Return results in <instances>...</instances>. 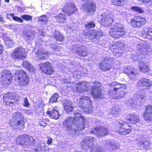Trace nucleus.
<instances>
[{"mask_svg":"<svg viewBox=\"0 0 152 152\" xmlns=\"http://www.w3.org/2000/svg\"><path fill=\"white\" fill-rule=\"evenodd\" d=\"M4 51V46L0 43V55L2 54Z\"/></svg>","mask_w":152,"mask_h":152,"instance_id":"47","label":"nucleus"},{"mask_svg":"<svg viewBox=\"0 0 152 152\" xmlns=\"http://www.w3.org/2000/svg\"><path fill=\"white\" fill-rule=\"evenodd\" d=\"M116 132L121 135H126L132 130V126L128 122L124 121L117 123L115 127Z\"/></svg>","mask_w":152,"mask_h":152,"instance_id":"7","label":"nucleus"},{"mask_svg":"<svg viewBox=\"0 0 152 152\" xmlns=\"http://www.w3.org/2000/svg\"><path fill=\"white\" fill-rule=\"evenodd\" d=\"M125 73L130 79L134 80L137 77V75L138 74L137 70V69L131 68V69L126 71Z\"/></svg>","mask_w":152,"mask_h":152,"instance_id":"27","label":"nucleus"},{"mask_svg":"<svg viewBox=\"0 0 152 152\" xmlns=\"http://www.w3.org/2000/svg\"><path fill=\"white\" fill-rule=\"evenodd\" d=\"M49 120L48 118H41L39 119V125L43 127L47 125V122H49Z\"/></svg>","mask_w":152,"mask_h":152,"instance_id":"38","label":"nucleus"},{"mask_svg":"<svg viewBox=\"0 0 152 152\" xmlns=\"http://www.w3.org/2000/svg\"><path fill=\"white\" fill-rule=\"evenodd\" d=\"M109 33L112 37L118 39L125 34L126 30L122 24L118 23L115 24L113 28H110Z\"/></svg>","mask_w":152,"mask_h":152,"instance_id":"4","label":"nucleus"},{"mask_svg":"<svg viewBox=\"0 0 152 152\" xmlns=\"http://www.w3.org/2000/svg\"><path fill=\"white\" fill-rule=\"evenodd\" d=\"M132 10L137 12L139 14H142L144 12V11L141 7H139L133 6L131 8Z\"/></svg>","mask_w":152,"mask_h":152,"instance_id":"39","label":"nucleus"},{"mask_svg":"<svg viewBox=\"0 0 152 152\" xmlns=\"http://www.w3.org/2000/svg\"><path fill=\"white\" fill-rule=\"evenodd\" d=\"M76 53L80 57H85L88 56V52L85 48L82 46L77 47Z\"/></svg>","mask_w":152,"mask_h":152,"instance_id":"28","label":"nucleus"},{"mask_svg":"<svg viewBox=\"0 0 152 152\" xmlns=\"http://www.w3.org/2000/svg\"><path fill=\"white\" fill-rule=\"evenodd\" d=\"M139 2L142 3L143 4H145L152 1V0H137Z\"/></svg>","mask_w":152,"mask_h":152,"instance_id":"45","label":"nucleus"},{"mask_svg":"<svg viewBox=\"0 0 152 152\" xmlns=\"http://www.w3.org/2000/svg\"><path fill=\"white\" fill-rule=\"evenodd\" d=\"M62 11L68 16H70L75 14L77 12L78 10L74 3L66 2L65 3L64 7L62 8Z\"/></svg>","mask_w":152,"mask_h":152,"instance_id":"15","label":"nucleus"},{"mask_svg":"<svg viewBox=\"0 0 152 152\" xmlns=\"http://www.w3.org/2000/svg\"><path fill=\"white\" fill-rule=\"evenodd\" d=\"M92 103L90 97L82 95L79 98V105L80 107L87 108L88 112H91L93 108Z\"/></svg>","mask_w":152,"mask_h":152,"instance_id":"12","label":"nucleus"},{"mask_svg":"<svg viewBox=\"0 0 152 152\" xmlns=\"http://www.w3.org/2000/svg\"><path fill=\"white\" fill-rule=\"evenodd\" d=\"M21 17L24 20L26 21H31L32 20V17L29 15L25 14L21 16Z\"/></svg>","mask_w":152,"mask_h":152,"instance_id":"43","label":"nucleus"},{"mask_svg":"<svg viewBox=\"0 0 152 152\" xmlns=\"http://www.w3.org/2000/svg\"><path fill=\"white\" fill-rule=\"evenodd\" d=\"M95 26V24L93 21H91L85 25V27L86 28H93Z\"/></svg>","mask_w":152,"mask_h":152,"instance_id":"42","label":"nucleus"},{"mask_svg":"<svg viewBox=\"0 0 152 152\" xmlns=\"http://www.w3.org/2000/svg\"><path fill=\"white\" fill-rule=\"evenodd\" d=\"M96 150V152H103L102 151H104V150H103L100 147H99L98 148H97Z\"/></svg>","mask_w":152,"mask_h":152,"instance_id":"49","label":"nucleus"},{"mask_svg":"<svg viewBox=\"0 0 152 152\" xmlns=\"http://www.w3.org/2000/svg\"><path fill=\"white\" fill-rule=\"evenodd\" d=\"M66 15L61 13L58 14L55 17L56 21L59 23L61 24L65 22L66 19Z\"/></svg>","mask_w":152,"mask_h":152,"instance_id":"31","label":"nucleus"},{"mask_svg":"<svg viewBox=\"0 0 152 152\" xmlns=\"http://www.w3.org/2000/svg\"><path fill=\"white\" fill-rule=\"evenodd\" d=\"M141 36L144 39L152 40V27H144Z\"/></svg>","mask_w":152,"mask_h":152,"instance_id":"24","label":"nucleus"},{"mask_svg":"<svg viewBox=\"0 0 152 152\" xmlns=\"http://www.w3.org/2000/svg\"><path fill=\"white\" fill-rule=\"evenodd\" d=\"M54 38L56 41L60 42H63L64 39L63 34L60 32L55 34Z\"/></svg>","mask_w":152,"mask_h":152,"instance_id":"37","label":"nucleus"},{"mask_svg":"<svg viewBox=\"0 0 152 152\" xmlns=\"http://www.w3.org/2000/svg\"><path fill=\"white\" fill-rule=\"evenodd\" d=\"M6 18L7 19H10L12 17V20L14 21L19 22L20 23H23V19L20 17L15 16L14 14L12 13H8L6 15Z\"/></svg>","mask_w":152,"mask_h":152,"instance_id":"35","label":"nucleus"},{"mask_svg":"<svg viewBox=\"0 0 152 152\" xmlns=\"http://www.w3.org/2000/svg\"><path fill=\"white\" fill-rule=\"evenodd\" d=\"M3 21V18L2 17L1 15L0 14V21L2 22Z\"/></svg>","mask_w":152,"mask_h":152,"instance_id":"51","label":"nucleus"},{"mask_svg":"<svg viewBox=\"0 0 152 152\" xmlns=\"http://www.w3.org/2000/svg\"><path fill=\"white\" fill-rule=\"evenodd\" d=\"M24 101V103L23 104V106L26 107H29L30 104L27 98L26 97L25 98Z\"/></svg>","mask_w":152,"mask_h":152,"instance_id":"44","label":"nucleus"},{"mask_svg":"<svg viewBox=\"0 0 152 152\" xmlns=\"http://www.w3.org/2000/svg\"><path fill=\"white\" fill-rule=\"evenodd\" d=\"M146 23V19L140 15L135 16L130 20V25L134 28H140L145 26Z\"/></svg>","mask_w":152,"mask_h":152,"instance_id":"9","label":"nucleus"},{"mask_svg":"<svg viewBox=\"0 0 152 152\" xmlns=\"http://www.w3.org/2000/svg\"><path fill=\"white\" fill-rule=\"evenodd\" d=\"M43 150H44L45 151V150L44 149Z\"/></svg>","mask_w":152,"mask_h":152,"instance_id":"56","label":"nucleus"},{"mask_svg":"<svg viewBox=\"0 0 152 152\" xmlns=\"http://www.w3.org/2000/svg\"><path fill=\"white\" fill-rule=\"evenodd\" d=\"M124 47V44L122 42L115 41L111 45L110 49L115 55L120 56L122 54Z\"/></svg>","mask_w":152,"mask_h":152,"instance_id":"13","label":"nucleus"},{"mask_svg":"<svg viewBox=\"0 0 152 152\" xmlns=\"http://www.w3.org/2000/svg\"><path fill=\"white\" fill-rule=\"evenodd\" d=\"M94 129L96 131V135L99 137L107 135L109 132L108 128L104 126L96 127Z\"/></svg>","mask_w":152,"mask_h":152,"instance_id":"22","label":"nucleus"},{"mask_svg":"<svg viewBox=\"0 0 152 152\" xmlns=\"http://www.w3.org/2000/svg\"><path fill=\"white\" fill-rule=\"evenodd\" d=\"M138 68L140 72L143 73L148 72L149 69L147 65L144 63L140 62L138 66Z\"/></svg>","mask_w":152,"mask_h":152,"instance_id":"34","label":"nucleus"},{"mask_svg":"<svg viewBox=\"0 0 152 152\" xmlns=\"http://www.w3.org/2000/svg\"><path fill=\"white\" fill-rule=\"evenodd\" d=\"M35 152H37L39 151V150L37 149H34Z\"/></svg>","mask_w":152,"mask_h":152,"instance_id":"53","label":"nucleus"},{"mask_svg":"<svg viewBox=\"0 0 152 152\" xmlns=\"http://www.w3.org/2000/svg\"><path fill=\"white\" fill-rule=\"evenodd\" d=\"M127 120L134 124H140V119L138 115L134 113L129 114L126 116Z\"/></svg>","mask_w":152,"mask_h":152,"instance_id":"25","label":"nucleus"},{"mask_svg":"<svg viewBox=\"0 0 152 152\" xmlns=\"http://www.w3.org/2000/svg\"><path fill=\"white\" fill-rule=\"evenodd\" d=\"M16 97V95L14 92L7 93L3 96V103L7 106H10L11 104H13L14 102L11 101V100H14Z\"/></svg>","mask_w":152,"mask_h":152,"instance_id":"20","label":"nucleus"},{"mask_svg":"<svg viewBox=\"0 0 152 152\" xmlns=\"http://www.w3.org/2000/svg\"><path fill=\"white\" fill-rule=\"evenodd\" d=\"M136 141V145L140 150L147 151L150 149L151 142L148 137H140Z\"/></svg>","mask_w":152,"mask_h":152,"instance_id":"10","label":"nucleus"},{"mask_svg":"<svg viewBox=\"0 0 152 152\" xmlns=\"http://www.w3.org/2000/svg\"><path fill=\"white\" fill-rule=\"evenodd\" d=\"M110 87L113 89L109 90L108 94L115 99H121L125 96L126 92L125 90L127 89L125 84L114 81L110 84Z\"/></svg>","mask_w":152,"mask_h":152,"instance_id":"2","label":"nucleus"},{"mask_svg":"<svg viewBox=\"0 0 152 152\" xmlns=\"http://www.w3.org/2000/svg\"><path fill=\"white\" fill-rule=\"evenodd\" d=\"M127 0H110L111 4L116 7H122L126 4Z\"/></svg>","mask_w":152,"mask_h":152,"instance_id":"30","label":"nucleus"},{"mask_svg":"<svg viewBox=\"0 0 152 152\" xmlns=\"http://www.w3.org/2000/svg\"><path fill=\"white\" fill-rule=\"evenodd\" d=\"M15 80L20 86H26L28 85L30 78L23 70H20L15 74Z\"/></svg>","mask_w":152,"mask_h":152,"instance_id":"6","label":"nucleus"},{"mask_svg":"<svg viewBox=\"0 0 152 152\" xmlns=\"http://www.w3.org/2000/svg\"><path fill=\"white\" fill-rule=\"evenodd\" d=\"M38 21H40L43 24H46L48 22L46 16L45 15L40 16L38 19Z\"/></svg>","mask_w":152,"mask_h":152,"instance_id":"41","label":"nucleus"},{"mask_svg":"<svg viewBox=\"0 0 152 152\" xmlns=\"http://www.w3.org/2000/svg\"><path fill=\"white\" fill-rule=\"evenodd\" d=\"M83 141L86 145L89 147L94 143V137L91 136H86L84 138Z\"/></svg>","mask_w":152,"mask_h":152,"instance_id":"32","label":"nucleus"},{"mask_svg":"<svg viewBox=\"0 0 152 152\" xmlns=\"http://www.w3.org/2000/svg\"><path fill=\"white\" fill-rule=\"evenodd\" d=\"M64 110L66 113H69L73 111L74 107L72 105L71 102L69 101H66L63 103Z\"/></svg>","mask_w":152,"mask_h":152,"instance_id":"29","label":"nucleus"},{"mask_svg":"<svg viewBox=\"0 0 152 152\" xmlns=\"http://www.w3.org/2000/svg\"><path fill=\"white\" fill-rule=\"evenodd\" d=\"M42 72L50 76L54 72V68L51 63L49 62L41 63L39 64Z\"/></svg>","mask_w":152,"mask_h":152,"instance_id":"14","label":"nucleus"},{"mask_svg":"<svg viewBox=\"0 0 152 152\" xmlns=\"http://www.w3.org/2000/svg\"><path fill=\"white\" fill-rule=\"evenodd\" d=\"M139 98L138 99L140 100H142L144 99V96L143 95L140 94L139 95Z\"/></svg>","mask_w":152,"mask_h":152,"instance_id":"50","label":"nucleus"},{"mask_svg":"<svg viewBox=\"0 0 152 152\" xmlns=\"http://www.w3.org/2000/svg\"><path fill=\"white\" fill-rule=\"evenodd\" d=\"M152 86V81L145 78L140 79L137 83V86L143 90L150 89Z\"/></svg>","mask_w":152,"mask_h":152,"instance_id":"18","label":"nucleus"},{"mask_svg":"<svg viewBox=\"0 0 152 152\" xmlns=\"http://www.w3.org/2000/svg\"><path fill=\"white\" fill-rule=\"evenodd\" d=\"M102 17L100 23L102 25L105 26H110L112 25L113 21V15L110 13H104L101 15Z\"/></svg>","mask_w":152,"mask_h":152,"instance_id":"19","label":"nucleus"},{"mask_svg":"<svg viewBox=\"0 0 152 152\" xmlns=\"http://www.w3.org/2000/svg\"><path fill=\"white\" fill-rule=\"evenodd\" d=\"M4 1L8 3L9 2L10 0H4Z\"/></svg>","mask_w":152,"mask_h":152,"instance_id":"52","label":"nucleus"},{"mask_svg":"<svg viewBox=\"0 0 152 152\" xmlns=\"http://www.w3.org/2000/svg\"><path fill=\"white\" fill-rule=\"evenodd\" d=\"M99 32H98L96 33H95V34L93 33H89V35L90 36H92L94 39L96 38L97 37Z\"/></svg>","mask_w":152,"mask_h":152,"instance_id":"46","label":"nucleus"},{"mask_svg":"<svg viewBox=\"0 0 152 152\" xmlns=\"http://www.w3.org/2000/svg\"><path fill=\"white\" fill-rule=\"evenodd\" d=\"M36 58L40 60H44L46 59V57L49 55L48 53L44 51L43 49H40L35 53Z\"/></svg>","mask_w":152,"mask_h":152,"instance_id":"26","label":"nucleus"},{"mask_svg":"<svg viewBox=\"0 0 152 152\" xmlns=\"http://www.w3.org/2000/svg\"><path fill=\"white\" fill-rule=\"evenodd\" d=\"M87 82L84 81L76 83L75 87L76 91L80 93L86 91L88 89L87 86Z\"/></svg>","mask_w":152,"mask_h":152,"instance_id":"23","label":"nucleus"},{"mask_svg":"<svg viewBox=\"0 0 152 152\" xmlns=\"http://www.w3.org/2000/svg\"><path fill=\"white\" fill-rule=\"evenodd\" d=\"M27 54L25 49L22 47H18L14 49L10 54V57L12 60L15 61L24 60L26 58Z\"/></svg>","mask_w":152,"mask_h":152,"instance_id":"8","label":"nucleus"},{"mask_svg":"<svg viewBox=\"0 0 152 152\" xmlns=\"http://www.w3.org/2000/svg\"><path fill=\"white\" fill-rule=\"evenodd\" d=\"M34 141L33 137L27 134L18 135L16 137L15 140L17 144L22 146L27 145H30Z\"/></svg>","mask_w":152,"mask_h":152,"instance_id":"11","label":"nucleus"},{"mask_svg":"<svg viewBox=\"0 0 152 152\" xmlns=\"http://www.w3.org/2000/svg\"><path fill=\"white\" fill-rule=\"evenodd\" d=\"M1 140V137H0V141Z\"/></svg>","mask_w":152,"mask_h":152,"instance_id":"54","label":"nucleus"},{"mask_svg":"<svg viewBox=\"0 0 152 152\" xmlns=\"http://www.w3.org/2000/svg\"><path fill=\"white\" fill-rule=\"evenodd\" d=\"M91 152H93V150H91Z\"/></svg>","mask_w":152,"mask_h":152,"instance_id":"55","label":"nucleus"},{"mask_svg":"<svg viewBox=\"0 0 152 152\" xmlns=\"http://www.w3.org/2000/svg\"><path fill=\"white\" fill-rule=\"evenodd\" d=\"M86 119L82 115H75L74 118L68 117L62 123V125L66 130L68 131L82 130L85 127Z\"/></svg>","mask_w":152,"mask_h":152,"instance_id":"1","label":"nucleus"},{"mask_svg":"<svg viewBox=\"0 0 152 152\" xmlns=\"http://www.w3.org/2000/svg\"><path fill=\"white\" fill-rule=\"evenodd\" d=\"M94 85L90 88V93L94 99H101L104 96V94L102 92L101 88L102 84L99 81H95L93 82Z\"/></svg>","mask_w":152,"mask_h":152,"instance_id":"5","label":"nucleus"},{"mask_svg":"<svg viewBox=\"0 0 152 152\" xmlns=\"http://www.w3.org/2000/svg\"><path fill=\"white\" fill-rule=\"evenodd\" d=\"M143 117L144 120L146 121H152V105L148 104L145 106Z\"/></svg>","mask_w":152,"mask_h":152,"instance_id":"21","label":"nucleus"},{"mask_svg":"<svg viewBox=\"0 0 152 152\" xmlns=\"http://www.w3.org/2000/svg\"><path fill=\"white\" fill-rule=\"evenodd\" d=\"M52 142V139L51 138L49 139L47 141V144L48 145H50Z\"/></svg>","mask_w":152,"mask_h":152,"instance_id":"48","label":"nucleus"},{"mask_svg":"<svg viewBox=\"0 0 152 152\" xmlns=\"http://www.w3.org/2000/svg\"><path fill=\"white\" fill-rule=\"evenodd\" d=\"M59 97V94L57 93L54 94L50 98L49 102L51 103H54L57 101V99Z\"/></svg>","mask_w":152,"mask_h":152,"instance_id":"40","label":"nucleus"},{"mask_svg":"<svg viewBox=\"0 0 152 152\" xmlns=\"http://www.w3.org/2000/svg\"><path fill=\"white\" fill-rule=\"evenodd\" d=\"M12 79V74L10 70L5 69L2 71L0 82L2 84L8 86L10 83Z\"/></svg>","mask_w":152,"mask_h":152,"instance_id":"17","label":"nucleus"},{"mask_svg":"<svg viewBox=\"0 0 152 152\" xmlns=\"http://www.w3.org/2000/svg\"><path fill=\"white\" fill-rule=\"evenodd\" d=\"M46 113L47 115L55 119H58L59 116L58 111L55 109H53L52 111H48Z\"/></svg>","mask_w":152,"mask_h":152,"instance_id":"36","label":"nucleus"},{"mask_svg":"<svg viewBox=\"0 0 152 152\" xmlns=\"http://www.w3.org/2000/svg\"><path fill=\"white\" fill-rule=\"evenodd\" d=\"M22 64L24 67L26 68L30 72H34L35 71L33 66L27 61H23Z\"/></svg>","mask_w":152,"mask_h":152,"instance_id":"33","label":"nucleus"},{"mask_svg":"<svg viewBox=\"0 0 152 152\" xmlns=\"http://www.w3.org/2000/svg\"><path fill=\"white\" fill-rule=\"evenodd\" d=\"M113 60L110 57H105L99 63V65L101 70L104 72L110 70L112 67Z\"/></svg>","mask_w":152,"mask_h":152,"instance_id":"16","label":"nucleus"},{"mask_svg":"<svg viewBox=\"0 0 152 152\" xmlns=\"http://www.w3.org/2000/svg\"><path fill=\"white\" fill-rule=\"evenodd\" d=\"M26 122L22 113L18 111L14 113L12 119L10 120V125L15 129L20 130L25 128Z\"/></svg>","mask_w":152,"mask_h":152,"instance_id":"3","label":"nucleus"}]
</instances>
